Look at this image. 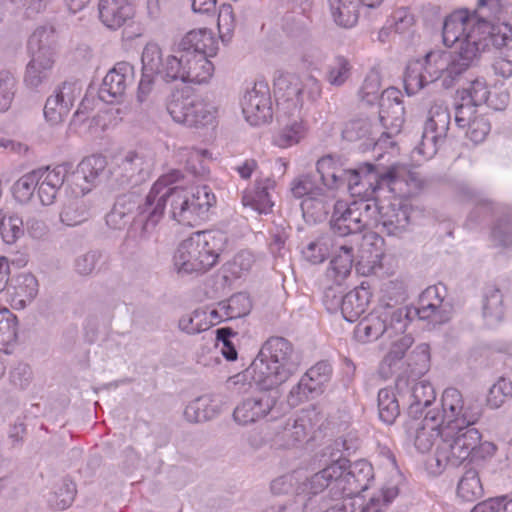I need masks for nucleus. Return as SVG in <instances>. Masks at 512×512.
Listing matches in <instances>:
<instances>
[{
  "label": "nucleus",
  "instance_id": "nucleus-17",
  "mask_svg": "<svg viewBox=\"0 0 512 512\" xmlns=\"http://www.w3.org/2000/svg\"><path fill=\"white\" fill-rule=\"evenodd\" d=\"M445 291L441 284L427 287L419 297L418 307L412 308L411 320L417 316L433 326L447 323L452 315V305L445 301V295H442Z\"/></svg>",
  "mask_w": 512,
  "mask_h": 512
},
{
  "label": "nucleus",
  "instance_id": "nucleus-8",
  "mask_svg": "<svg viewBox=\"0 0 512 512\" xmlns=\"http://www.w3.org/2000/svg\"><path fill=\"white\" fill-rule=\"evenodd\" d=\"M474 424H452L445 426L442 441L437 447L436 461L451 467L460 466L466 459L472 456L473 450L482 435Z\"/></svg>",
  "mask_w": 512,
  "mask_h": 512
},
{
  "label": "nucleus",
  "instance_id": "nucleus-29",
  "mask_svg": "<svg viewBox=\"0 0 512 512\" xmlns=\"http://www.w3.org/2000/svg\"><path fill=\"white\" fill-rule=\"evenodd\" d=\"M383 0H328L334 21L343 27H352L356 24L359 7L374 9L381 5Z\"/></svg>",
  "mask_w": 512,
  "mask_h": 512
},
{
  "label": "nucleus",
  "instance_id": "nucleus-9",
  "mask_svg": "<svg viewBox=\"0 0 512 512\" xmlns=\"http://www.w3.org/2000/svg\"><path fill=\"white\" fill-rule=\"evenodd\" d=\"M277 103L287 104V108L300 111L305 102L316 103L322 96V84L313 75L303 80L294 73L276 71L273 80Z\"/></svg>",
  "mask_w": 512,
  "mask_h": 512
},
{
  "label": "nucleus",
  "instance_id": "nucleus-14",
  "mask_svg": "<svg viewBox=\"0 0 512 512\" xmlns=\"http://www.w3.org/2000/svg\"><path fill=\"white\" fill-rule=\"evenodd\" d=\"M402 405L407 406L409 418H420L425 408L433 404L436 392L431 383L417 381V378H409L400 374L395 382Z\"/></svg>",
  "mask_w": 512,
  "mask_h": 512
},
{
  "label": "nucleus",
  "instance_id": "nucleus-56",
  "mask_svg": "<svg viewBox=\"0 0 512 512\" xmlns=\"http://www.w3.org/2000/svg\"><path fill=\"white\" fill-rule=\"evenodd\" d=\"M301 209L304 217H311L314 221H323L329 213L330 205L324 193V195H314L303 199Z\"/></svg>",
  "mask_w": 512,
  "mask_h": 512
},
{
  "label": "nucleus",
  "instance_id": "nucleus-32",
  "mask_svg": "<svg viewBox=\"0 0 512 512\" xmlns=\"http://www.w3.org/2000/svg\"><path fill=\"white\" fill-rule=\"evenodd\" d=\"M409 222V209L406 204L399 201L381 205L379 226H382L383 232L393 236L399 235L406 230Z\"/></svg>",
  "mask_w": 512,
  "mask_h": 512
},
{
  "label": "nucleus",
  "instance_id": "nucleus-19",
  "mask_svg": "<svg viewBox=\"0 0 512 512\" xmlns=\"http://www.w3.org/2000/svg\"><path fill=\"white\" fill-rule=\"evenodd\" d=\"M446 425L440 421V414L429 410L423 419L409 418L404 424L405 432L414 441L416 449L421 453L431 450L438 437L442 438Z\"/></svg>",
  "mask_w": 512,
  "mask_h": 512
},
{
  "label": "nucleus",
  "instance_id": "nucleus-60",
  "mask_svg": "<svg viewBox=\"0 0 512 512\" xmlns=\"http://www.w3.org/2000/svg\"><path fill=\"white\" fill-rule=\"evenodd\" d=\"M445 137L430 131L428 127H423L422 137L414 151L422 155L426 159L432 158L438 151L439 147L444 143Z\"/></svg>",
  "mask_w": 512,
  "mask_h": 512
},
{
  "label": "nucleus",
  "instance_id": "nucleus-23",
  "mask_svg": "<svg viewBox=\"0 0 512 512\" xmlns=\"http://www.w3.org/2000/svg\"><path fill=\"white\" fill-rule=\"evenodd\" d=\"M359 181L358 187L362 189L365 196H375L377 192L385 188L389 192H395V185L399 181L395 167L379 168L378 166L365 162L358 166Z\"/></svg>",
  "mask_w": 512,
  "mask_h": 512
},
{
  "label": "nucleus",
  "instance_id": "nucleus-24",
  "mask_svg": "<svg viewBox=\"0 0 512 512\" xmlns=\"http://www.w3.org/2000/svg\"><path fill=\"white\" fill-rule=\"evenodd\" d=\"M481 22H489L483 16L478 19L474 15H470L467 10H457L447 16L443 23L442 37L443 43L447 47H451L455 43H459L462 48L466 37L475 30Z\"/></svg>",
  "mask_w": 512,
  "mask_h": 512
},
{
  "label": "nucleus",
  "instance_id": "nucleus-26",
  "mask_svg": "<svg viewBox=\"0 0 512 512\" xmlns=\"http://www.w3.org/2000/svg\"><path fill=\"white\" fill-rule=\"evenodd\" d=\"M405 108L399 90L389 88L380 97L379 120L386 129L399 132L404 122Z\"/></svg>",
  "mask_w": 512,
  "mask_h": 512
},
{
  "label": "nucleus",
  "instance_id": "nucleus-12",
  "mask_svg": "<svg viewBox=\"0 0 512 512\" xmlns=\"http://www.w3.org/2000/svg\"><path fill=\"white\" fill-rule=\"evenodd\" d=\"M442 414L440 421L448 426L452 424H475L483 413L482 404L478 399L463 398L461 392L454 388H446L441 399Z\"/></svg>",
  "mask_w": 512,
  "mask_h": 512
},
{
  "label": "nucleus",
  "instance_id": "nucleus-27",
  "mask_svg": "<svg viewBox=\"0 0 512 512\" xmlns=\"http://www.w3.org/2000/svg\"><path fill=\"white\" fill-rule=\"evenodd\" d=\"M38 172L41 174L37 183L38 198L42 205H51L64 184L68 173L67 165H58L53 169L47 166L39 168Z\"/></svg>",
  "mask_w": 512,
  "mask_h": 512
},
{
  "label": "nucleus",
  "instance_id": "nucleus-64",
  "mask_svg": "<svg viewBox=\"0 0 512 512\" xmlns=\"http://www.w3.org/2000/svg\"><path fill=\"white\" fill-rule=\"evenodd\" d=\"M305 135V127L301 122L294 121L285 126L275 137V144L285 148L297 144Z\"/></svg>",
  "mask_w": 512,
  "mask_h": 512
},
{
  "label": "nucleus",
  "instance_id": "nucleus-34",
  "mask_svg": "<svg viewBox=\"0 0 512 512\" xmlns=\"http://www.w3.org/2000/svg\"><path fill=\"white\" fill-rule=\"evenodd\" d=\"M482 316L486 325L493 327L504 318V302L501 290L495 285H486L482 290Z\"/></svg>",
  "mask_w": 512,
  "mask_h": 512
},
{
  "label": "nucleus",
  "instance_id": "nucleus-58",
  "mask_svg": "<svg viewBox=\"0 0 512 512\" xmlns=\"http://www.w3.org/2000/svg\"><path fill=\"white\" fill-rule=\"evenodd\" d=\"M491 238L497 246L512 247V210L497 220L492 228Z\"/></svg>",
  "mask_w": 512,
  "mask_h": 512
},
{
  "label": "nucleus",
  "instance_id": "nucleus-6",
  "mask_svg": "<svg viewBox=\"0 0 512 512\" xmlns=\"http://www.w3.org/2000/svg\"><path fill=\"white\" fill-rule=\"evenodd\" d=\"M217 40L207 29L188 32L177 44L175 53L180 54V81L201 84L213 74L214 65L208 59L216 55Z\"/></svg>",
  "mask_w": 512,
  "mask_h": 512
},
{
  "label": "nucleus",
  "instance_id": "nucleus-39",
  "mask_svg": "<svg viewBox=\"0 0 512 512\" xmlns=\"http://www.w3.org/2000/svg\"><path fill=\"white\" fill-rule=\"evenodd\" d=\"M360 199L354 200L353 206L361 224L362 230L366 228H378L381 205L378 204L375 196L358 195Z\"/></svg>",
  "mask_w": 512,
  "mask_h": 512
},
{
  "label": "nucleus",
  "instance_id": "nucleus-13",
  "mask_svg": "<svg viewBox=\"0 0 512 512\" xmlns=\"http://www.w3.org/2000/svg\"><path fill=\"white\" fill-rule=\"evenodd\" d=\"M341 467V475L336 482V497H354L367 490L374 479L372 465L366 460L353 463L344 457L334 461Z\"/></svg>",
  "mask_w": 512,
  "mask_h": 512
},
{
  "label": "nucleus",
  "instance_id": "nucleus-61",
  "mask_svg": "<svg viewBox=\"0 0 512 512\" xmlns=\"http://www.w3.org/2000/svg\"><path fill=\"white\" fill-rule=\"evenodd\" d=\"M41 179L38 169L23 175L14 185L15 197L21 202H28L37 190V183Z\"/></svg>",
  "mask_w": 512,
  "mask_h": 512
},
{
  "label": "nucleus",
  "instance_id": "nucleus-30",
  "mask_svg": "<svg viewBox=\"0 0 512 512\" xmlns=\"http://www.w3.org/2000/svg\"><path fill=\"white\" fill-rule=\"evenodd\" d=\"M307 437L304 419L282 418L275 427L274 444L282 448H291L303 442Z\"/></svg>",
  "mask_w": 512,
  "mask_h": 512
},
{
  "label": "nucleus",
  "instance_id": "nucleus-4",
  "mask_svg": "<svg viewBox=\"0 0 512 512\" xmlns=\"http://www.w3.org/2000/svg\"><path fill=\"white\" fill-rule=\"evenodd\" d=\"M300 362V355L288 339L272 336L251 363L253 382L259 389L274 390L297 372Z\"/></svg>",
  "mask_w": 512,
  "mask_h": 512
},
{
  "label": "nucleus",
  "instance_id": "nucleus-52",
  "mask_svg": "<svg viewBox=\"0 0 512 512\" xmlns=\"http://www.w3.org/2000/svg\"><path fill=\"white\" fill-rule=\"evenodd\" d=\"M14 294L23 306L31 303L38 294V281L31 273H21L15 278Z\"/></svg>",
  "mask_w": 512,
  "mask_h": 512
},
{
  "label": "nucleus",
  "instance_id": "nucleus-46",
  "mask_svg": "<svg viewBox=\"0 0 512 512\" xmlns=\"http://www.w3.org/2000/svg\"><path fill=\"white\" fill-rule=\"evenodd\" d=\"M342 137L350 142L366 139L369 141V145L376 144V138L373 136L371 123L367 118H357L347 122L342 131Z\"/></svg>",
  "mask_w": 512,
  "mask_h": 512
},
{
  "label": "nucleus",
  "instance_id": "nucleus-2",
  "mask_svg": "<svg viewBox=\"0 0 512 512\" xmlns=\"http://www.w3.org/2000/svg\"><path fill=\"white\" fill-rule=\"evenodd\" d=\"M407 293L402 282L390 281L379 305L355 327L354 336L362 343L377 340L383 334L388 337L403 334L411 322L412 308L403 306Z\"/></svg>",
  "mask_w": 512,
  "mask_h": 512
},
{
  "label": "nucleus",
  "instance_id": "nucleus-53",
  "mask_svg": "<svg viewBox=\"0 0 512 512\" xmlns=\"http://www.w3.org/2000/svg\"><path fill=\"white\" fill-rule=\"evenodd\" d=\"M450 112L443 104H434L428 112V118L424 126L430 131H435L446 138L450 125Z\"/></svg>",
  "mask_w": 512,
  "mask_h": 512
},
{
  "label": "nucleus",
  "instance_id": "nucleus-15",
  "mask_svg": "<svg viewBox=\"0 0 512 512\" xmlns=\"http://www.w3.org/2000/svg\"><path fill=\"white\" fill-rule=\"evenodd\" d=\"M313 175L323 187V194L326 190H336L345 185L352 196L362 193V189L358 187V167L344 169L330 155L317 161L316 172Z\"/></svg>",
  "mask_w": 512,
  "mask_h": 512
},
{
  "label": "nucleus",
  "instance_id": "nucleus-31",
  "mask_svg": "<svg viewBox=\"0 0 512 512\" xmlns=\"http://www.w3.org/2000/svg\"><path fill=\"white\" fill-rule=\"evenodd\" d=\"M99 18L102 23L116 30L134 16V8L126 0H99Z\"/></svg>",
  "mask_w": 512,
  "mask_h": 512
},
{
  "label": "nucleus",
  "instance_id": "nucleus-38",
  "mask_svg": "<svg viewBox=\"0 0 512 512\" xmlns=\"http://www.w3.org/2000/svg\"><path fill=\"white\" fill-rule=\"evenodd\" d=\"M371 293L363 287H357L344 295L342 299L341 313L348 322H355L366 311L370 302Z\"/></svg>",
  "mask_w": 512,
  "mask_h": 512
},
{
  "label": "nucleus",
  "instance_id": "nucleus-43",
  "mask_svg": "<svg viewBox=\"0 0 512 512\" xmlns=\"http://www.w3.org/2000/svg\"><path fill=\"white\" fill-rule=\"evenodd\" d=\"M353 265V248L349 246H341L340 253L331 261L327 270V277L335 283H341L350 275Z\"/></svg>",
  "mask_w": 512,
  "mask_h": 512
},
{
  "label": "nucleus",
  "instance_id": "nucleus-22",
  "mask_svg": "<svg viewBox=\"0 0 512 512\" xmlns=\"http://www.w3.org/2000/svg\"><path fill=\"white\" fill-rule=\"evenodd\" d=\"M134 66L126 61L116 63L103 79L99 89V98L106 103L120 101L129 86L134 83Z\"/></svg>",
  "mask_w": 512,
  "mask_h": 512
},
{
  "label": "nucleus",
  "instance_id": "nucleus-10",
  "mask_svg": "<svg viewBox=\"0 0 512 512\" xmlns=\"http://www.w3.org/2000/svg\"><path fill=\"white\" fill-rule=\"evenodd\" d=\"M166 109L176 123L187 127L207 126L216 117V108L193 94L190 88L173 91L167 99Z\"/></svg>",
  "mask_w": 512,
  "mask_h": 512
},
{
  "label": "nucleus",
  "instance_id": "nucleus-54",
  "mask_svg": "<svg viewBox=\"0 0 512 512\" xmlns=\"http://www.w3.org/2000/svg\"><path fill=\"white\" fill-rule=\"evenodd\" d=\"M89 218V210L81 199L66 203L60 213V220L66 226H77Z\"/></svg>",
  "mask_w": 512,
  "mask_h": 512
},
{
  "label": "nucleus",
  "instance_id": "nucleus-45",
  "mask_svg": "<svg viewBox=\"0 0 512 512\" xmlns=\"http://www.w3.org/2000/svg\"><path fill=\"white\" fill-rule=\"evenodd\" d=\"M430 368V352L428 344H420L409 354L405 375L409 378H420Z\"/></svg>",
  "mask_w": 512,
  "mask_h": 512
},
{
  "label": "nucleus",
  "instance_id": "nucleus-47",
  "mask_svg": "<svg viewBox=\"0 0 512 512\" xmlns=\"http://www.w3.org/2000/svg\"><path fill=\"white\" fill-rule=\"evenodd\" d=\"M482 25L488 26L487 30L491 32L489 33V36L491 35L493 38H496V34H498L497 30L500 29V27H506V29L508 30L507 37L506 39H504L502 44L496 45L495 43H493L492 41H488L487 39L485 41L487 44L485 46V51L490 50L491 47L495 48L496 50L499 51L500 57L512 63V26L506 22H481L475 29H477L480 26L482 27Z\"/></svg>",
  "mask_w": 512,
  "mask_h": 512
},
{
  "label": "nucleus",
  "instance_id": "nucleus-49",
  "mask_svg": "<svg viewBox=\"0 0 512 512\" xmlns=\"http://www.w3.org/2000/svg\"><path fill=\"white\" fill-rule=\"evenodd\" d=\"M105 264L101 251L91 250L78 256L74 261V270L80 276H91L100 272Z\"/></svg>",
  "mask_w": 512,
  "mask_h": 512
},
{
  "label": "nucleus",
  "instance_id": "nucleus-37",
  "mask_svg": "<svg viewBox=\"0 0 512 512\" xmlns=\"http://www.w3.org/2000/svg\"><path fill=\"white\" fill-rule=\"evenodd\" d=\"M221 406L211 395L200 396L191 401L184 409V417L191 423H201L215 418Z\"/></svg>",
  "mask_w": 512,
  "mask_h": 512
},
{
  "label": "nucleus",
  "instance_id": "nucleus-55",
  "mask_svg": "<svg viewBox=\"0 0 512 512\" xmlns=\"http://www.w3.org/2000/svg\"><path fill=\"white\" fill-rule=\"evenodd\" d=\"M426 72L423 73V65L416 61L407 65L404 73V88L406 93L411 96L421 90L430 80L427 79Z\"/></svg>",
  "mask_w": 512,
  "mask_h": 512
},
{
  "label": "nucleus",
  "instance_id": "nucleus-28",
  "mask_svg": "<svg viewBox=\"0 0 512 512\" xmlns=\"http://www.w3.org/2000/svg\"><path fill=\"white\" fill-rule=\"evenodd\" d=\"M358 222L359 218L352 202L348 204L343 200H337L334 203L329 224L335 234L345 237L362 232L361 224Z\"/></svg>",
  "mask_w": 512,
  "mask_h": 512
},
{
  "label": "nucleus",
  "instance_id": "nucleus-11",
  "mask_svg": "<svg viewBox=\"0 0 512 512\" xmlns=\"http://www.w3.org/2000/svg\"><path fill=\"white\" fill-rule=\"evenodd\" d=\"M54 30L38 27L28 40L31 60L27 64L24 81L27 86L37 88L48 80L54 64Z\"/></svg>",
  "mask_w": 512,
  "mask_h": 512
},
{
  "label": "nucleus",
  "instance_id": "nucleus-3",
  "mask_svg": "<svg viewBox=\"0 0 512 512\" xmlns=\"http://www.w3.org/2000/svg\"><path fill=\"white\" fill-rule=\"evenodd\" d=\"M482 27L472 30L466 37L463 47L453 56L434 53L426 55L424 70L428 73L430 82L441 80L443 88H452L459 77L474 64L480 53L485 51L487 39L500 45L507 37L506 27H502V31L501 28L497 30L496 38L489 36L488 26Z\"/></svg>",
  "mask_w": 512,
  "mask_h": 512
},
{
  "label": "nucleus",
  "instance_id": "nucleus-18",
  "mask_svg": "<svg viewBox=\"0 0 512 512\" xmlns=\"http://www.w3.org/2000/svg\"><path fill=\"white\" fill-rule=\"evenodd\" d=\"M332 366L328 361H319L301 377L289 393L288 399L297 405L313 399L324 392L325 386L332 377Z\"/></svg>",
  "mask_w": 512,
  "mask_h": 512
},
{
  "label": "nucleus",
  "instance_id": "nucleus-20",
  "mask_svg": "<svg viewBox=\"0 0 512 512\" xmlns=\"http://www.w3.org/2000/svg\"><path fill=\"white\" fill-rule=\"evenodd\" d=\"M150 170L145 157L129 151L111 172V185L116 189L135 187L149 178Z\"/></svg>",
  "mask_w": 512,
  "mask_h": 512
},
{
  "label": "nucleus",
  "instance_id": "nucleus-36",
  "mask_svg": "<svg viewBox=\"0 0 512 512\" xmlns=\"http://www.w3.org/2000/svg\"><path fill=\"white\" fill-rule=\"evenodd\" d=\"M341 473L339 464L333 462L326 466L310 478L307 494L331 495L332 500L337 499L334 488Z\"/></svg>",
  "mask_w": 512,
  "mask_h": 512
},
{
  "label": "nucleus",
  "instance_id": "nucleus-63",
  "mask_svg": "<svg viewBox=\"0 0 512 512\" xmlns=\"http://www.w3.org/2000/svg\"><path fill=\"white\" fill-rule=\"evenodd\" d=\"M17 339V317L8 309L0 310V348Z\"/></svg>",
  "mask_w": 512,
  "mask_h": 512
},
{
  "label": "nucleus",
  "instance_id": "nucleus-40",
  "mask_svg": "<svg viewBox=\"0 0 512 512\" xmlns=\"http://www.w3.org/2000/svg\"><path fill=\"white\" fill-rule=\"evenodd\" d=\"M378 413L379 419L387 424H393L400 415V403L397 391L389 388H382L378 392Z\"/></svg>",
  "mask_w": 512,
  "mask_h": 512
},
{
  "label": "nucleus",
  "instance_id": "nucleus-7",
  "mask_svg": "<svg viewBox=\"0 0 512 512\" xmlns=\"http://www.w3.org/2000/svg\"><path fill=\"white\" fill-rule=\"evenodd\" d=\"M141 62L142 74L137 90V101L140 104L148 100L158 78L165 83L180 81V54L164 57L158 44L148 43L143 49Z\"/></svg>",
  "mask_w": 512,
  "mask_h": 512
},
{
  "label": "nucleus",
  "instance_id": "nucleus-5",
  "mask_svg": "<svg viewBox=\"0 0 512 512\" xmlns=\"http://www.w3.org/2000/svg\"><path fill=\"white\" fill-rule=\"evenodd\" d=\"M227 243L221 231H200L183 240L174 254V267L179 274H202L218 262Z\"/></svg>",
  "mask_w": 512,
  "mask_h": 512
},
{
  "label": "nucleus",
  "instance_id": "nucleus-51",
  "mask_svg": "<svg viewBox=\"0 0 512 512\" xmlns=\"http://www.w3.org/2000/svg\"><path fill=\"white\" fill-rule=\"evenodd\" d=\"M290 191L297 199L310 198L314 195H323V187L313 174H303L291 182Z\"/></svg>",
  "mask_w": 512,
  "mask_h": 512
},
{
  "label": "nucleus",
  "instance_id": "nucleus-35",
  "mask_svg": "<svg viewBox=\"0 0 512 512\" xmlns=\"http://www.w3.org/2000/svg\"><path fill=\"white\" fill-rule=\"evenodd\" d=\"M135 193L122 194L117 197L112 209L106 215V224L115 230L123 229L130 220L131 213L136 209L138 214V206ZM135 215L133 219L136 217Z\"/></svg>",
  "mask_w": 512,
  "mask_h": 512
},
{
  "label": "nucleus",
  "instance_id": "nucleus-21",
  "mask_svg": "<svg viewBox=\"0 0 512 512\" xmlns=\"http://www.w3.org/2000/svg\"><path fill=\"white\" fill-rule=\"evenodd\" d=\"M242 112L251 125L258 126L272 119V101L269 87L264 82L255 83L241 101Z\"/></svg>",
  "mask_w": 512,
  "mask_h": 512
},
{
  "label": "nucleus",
  "instance_id": "nucleus-41",
  "mask_svg": "<svg viewBox=\"0 0 512 512\" xmlns=\"http://www.w3.org/2000/svg\"><path fill=\"white\" fill-rule=\"evenodd\" d=\"M484 489L476 469H467L457 485V495L462 500L474 502L482 497Z\"/></svg>",
  "mask_w": 512,
  "mask_h": 512
},
{
  "label": "nucleus",
  "instance_id": "nucleus-16",
  "mask_svg": "<svg viewBox=\"0 0 512 512\" xmlns=\"http://www.w3.org/2000/svg\"><path fill=\"white\" fill-rule=\"evenodd\" d=\"M255 395L243 398L233 411L234 420L241 425L259 422L268 416L274 418L279 394L273 390H262Z\"/></svg>",
  "mask_w": 512,
  "mask_h": 512
},
{
  "label": "nucleus",
  "instance_id": "nucleus-57",
  "mask_svg": "<svg viewBox=\"0 0 512 512\" xmlns=\"http://www.w3.org/2000/svg\"><path fill=\"white\" fill-rule=\"evenodd\" d=\"M75 495L76 485L69 479H63L49 498V504L54 509L64 510L72 504Z\"/></svg>",
  "mask_w": 512,
  "mask_h": 512
},
{
  "label": "nucleus",
  "instance_id": "nucleus-1",
  "mask_svg": "<svg viewBox=\"0 0 512 512\" xmlns=\"http://www.w3.org/2000/svg\"><path fill=\"white\" fill-rule=\"evenodd\" d=\"M183 178L179 170L162 175L151 187L143 203L138 206V214L132 220L129 233L146 240L162 219L169 204V215L181 225L197 226L208 218V213L216 204V197L208 186L189 191L181 186H172Z\"/></svg>",
  "mask_w": 512,
  "mask_h": 512
},
{
  "label": "nucleus",
  "instance_id": "nucleus-33",
  "mask_svg": "<svg viewBox=\"0 0 512 512\" xmlns=\"http://www.w3.org/2000/svg\"><path fill=\"white\" fill-rule=\"evenodd\" d=\"M274 187L275 181L270 177L256 180L254 189L244 193L242 197L243 205L251 207L259 214L270 213L274 205L270 197V190H273Z\"/></svg>",
  "mask_w": 512,
  "mask_h": 512
},
{
  "label": "nucleus",
  "instance_id": "nucleus-48",
  "mask_svg": "<svg viewBox=\"0 0 512 512\" xmlns=\"http://www.w3.org/2000/svg\"><path fill=\"white\" fill-rule=\"evenodd\" d=\"M218 306L224 310L226 320H233L247 316L251 311L252 303L246 293L239 292L232 295L227 302H220Z\"/></svg>",
  "mask_w": 512,
  "mask_h": 512
},
{
  "label": "nucleus",
  "instance_id": "nucleus-50",
  "mask_svg": "<svg viewBox=\"0 0 512 512\" xmlns=\"http://www.w3.org/2000/svg\"><path fill=\"white\" fill-rule=\"evenodd\" d=\"M24 223L16 214L6 216L0 210V236L5 244H14L24 235Z\"/></svg>",
  "mask_w": 512,
  "mask_h": 512
},
{
  "label": "nucleus",
  "instance_id": "nucleus-59",
  "mask_svg": "<svg viewBox=\"0 0 512 512\" xmlns=\"http://www.w3.org/2000/svg\"><path fill=\"white\" fill-rule=\"evenodd\" d=\"M351 76V65L343 56L335 57L334 61L328 65L326 71L327 82L335 87H340Z\"/></svg>",
  "mask_w": 512,
  "mask_h": 512
},
{
  "label": "nucleus",
  "instance_id": "nucleus-42",
  "mask_svg": "<svg viewBox=\"0 0 512 512\" xmlns=\"http://www.w3.org/2000/svg\"><path fill=\"white\" fill-rule=\"evenodd\" d=\"M106 158L102 155H91L84 158L77 166L73 176L82 178L86 183L94 185L97 179L105 172Z\"/></svg>",
  "mask_w": 512,
  "mask_h": 512
},
{
  "label": "nucleus",
  "instance_id": "nucleus-25",
  "mask_svg": "<svg viewBox=\"0 0 512 512\" xmlns=\"http://www.w3.org/2000/svg\"><path fill=\"white\" fill-rule=\"evenodd\" d=\"M81 88L75 82H64L55 90L54 95L47 98L44 106L45 119L52 125L61 123L69 114Z\"/></svg>",
  "mask_w": 512,
  "mask_h": 512
},
{
  "label": "nucleus",
  "instance_id": "nucleus-62",
  "mask_svg": "<svg viewBox=\"0 0 512 512\" xmlns=\"http://www.w3.org/2000/svg\"><path fill=\"white\" fill-rule=\"evenodd\" d=\"M511 397L512 382L502 377L489 389L486 401L490 408L497 409Z\"/></svg>",
  "mask_w": 512,
  "mask_h": 512
},
{
  "label": "nucleus",
  "instance_id": "nucleus-44",
  "mask_svg": "<svg viewBox=\"0 0 512 512\" xmlns=\"http://www.w3.org/2000/svg\"><path fill=\"white\" fill-rule=\"evenodd\" d=\"M332 245V238L327 234H322L303 247L301 254L310 264H321L330 256Z\"/></svg>",
  "mask_w": 512,
  "mask_h": 512
}]
</instances>
